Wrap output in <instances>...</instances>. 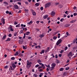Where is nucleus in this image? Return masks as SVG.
<instances>
[{
    "label": "nucleus",
    "instance_id": "1",
    "mask_svg": "<svg viewBox=\"0 0 77 77\" xmlns=\"http://www.w3.org/2000/svg\"><path fill=\"white\" fill-rule=\"evenodd\" d=\"M8 31L9 32H10L11 31V32H13L14 31V29L12 27H9L8 28Z\"/></svg>",
    "mask_w": 77,
    "mask_h": 77
},
{
    "label": "nucleus",
    "instance_id": "2",
    "mask_svg": "<svg viewBox=\"0 0 77 77\" xmlns=\"http://www.w3.org/2000/svg\"><path fill=\"white\" fill-rule=\"evenodd\" d=\"M56 64H55L54 63H53L51 64V68L52 69H51V71H52V70H53L52 69H53V68H54V67H55L56 66Z\"/></svg>",
    "mask_w": 77,
    "mask_h": 77
},
{
    "label": "nucleus",
    "instance_id": "3",
    "mask_svg": "<svg viewBox=\"0 0 77 77\" xmlns=\"http://www.w3.org/2000/svg\"><path fill=\"white\" fill-rule=\"evenodd\" d=\"M50 5H51V3L48 2L45 5V7L46 8H48L50 6Z\"/></svg>",
    "mask_w": 77,
    "mask_h": 77
},
{
    "label": "nucleus",
    "instance_id": "4",
    "mask_svg": "<svg viewBox=\"0 0 77 77\" xmlns=\"http://www.w3.org/2000/svg\"><path fill=\"white\" fill-rule=\"evenodd\" d=\"M1 21L3 24L4 25L5 24V19L3 18L1 19Z\"/></svg>",
    "mask_w": 77,
    "mask_h": 77
},
{
    "label": "nucleus",
    "instance_id": "5",
    "mask_svg": "<svg viewBox=\"0 0 77 77\" xmlns=\"http://www.w3.org/2000/svg\"><path fill=\"white\" fill-rule=\"evenodd\" d=\"M5 13L7 14H9V15H11L12 14V11H6Z\"/></svg>",
    "mask_w": 77,
    "mask_h": 77
},
{
    "label": "nucleus",
    "instance_id": "6",
    "mask_svg": "<svg viewBox=\"0 0 77 77\" xmlns=\"http://www.w3.org/2000/svg\"><path fill=\"white\" fill-rule=\"evenodd\" d=\"M27 65H30V64H32V62H29V60H27Z\"/></svg>",
    "mask_w": 77,
    "mask_h": 77
},
{
    "label": "nucleus",
    "instance_id": "7",
    "mask_svg": "<svg viewBox=\"0 0 77 77\" xmlns=\"http://www.w3.org/2000/svg\"><path fill=\"white\" fill-rule=\"evenodd\" d=\"M14 8L15 9H18L19 8V7L17 5H15L14 6Z\"/></svg>",
    "mask_w": 77,
    "mask_h": 77
},
{
    "label": "nucleus",
    "instance_id": "8",
    "mask_svg": "<svg viewBox=\"0 0 77 77\" xmlns=\"http://www.w3.org/2000/svg\"><path fill=\"white\" fill-rule=\"evenodd\" d=\"M51 15L53 17H54L55 15V13L54 11H52L51 13Z\"/></svg>",
    "mask_w": 77,
    "mask_h": 77
},
{
    "label": "nucleus",
    "instance_id": "9",
    "mask_svg": "<svg viewBox=\"0 0 77 77\" xmlns=\"http://www.w3.org/2000/svg\"><path fill=\"white\" fill-rule=\"evenodd\" d=\"M12 66L14 68H16L17 67V66L16 65H15V64L14 63H13L12 64Z\"/></svg>",
    "mask_w": 77,
    "mask_h": 77
},
{
    "label": "nucleus",
    "instance_id": "10",
    "mask_svg": "<svg viewBox=\"0 0 77 77\" xmlns=\"http://www.w3.org/2000/svg\"><path fill=\"white\" fill-rule=\"evenodd\" d=\"M70 26V24L67 23L65 25L64 27H68V26Z\"/></svg>",
    "mask_w": 77,
    "mask_h": 77
},
{
    "label": "nucleus",
    "instance_id": "11",
    "mask_svg": "<svg viewBox=\"0 0 77 77\" xmlns=\"http://www.w3.org/2000/svg\"><path fill=\"white\" fill-rule=\"evenodd\" d=\"M31 11L32 12V14L33 15H36V13L35 11H34L33 10H31Z\"/></svg>",
    "mask_w": 77,
    "mask_h": 77
},
{
    "label": "nucleus",
    "instance_id": "12",
    "mask_svg": "<svg viewBox=\"0 0 77 77\" xmlns=\"http://www.w3.org/2000/svg\"><path fill=\"white\" fill-rule=\"evenodd\" d=\"M49 51H50L49 47L47 48V49L45 51V53H47V52H48Z\"/></svg>",
    "mask_w": 77,
    "mask_h": 77
},
{
    "label": "nucleus",
    "instance_id": "13",
    "mask_svg": "<svg viewBox=\"0 0 77 77\" xmlns=\"http://www.w3.org/2000/svg\"><path fill=\"white\" fill-rule=\"evenodd\" d=\"M58 7L59 8H63V5L62 4H60L58 6Z\"/></svg>",
    "mask_w": 77,
    "mask_h": 77
},
{
    "label": "nucleus",
    "instance_id": "14",
    "mask_svg": "<svg viewBox=\"0 0 77 77\" xmlns=\"http://www.w3.org/2000/svg\"><path fill=\"white\" fill-rule=\"evenodd\" d=\"M43 68V69H44L45 68V66H39L38 67V69H40L41 68Z\"/></svg>",
    "mask_w": 77,
    "mask_h": 77
},
{
    "label": "nucleus",
    "instance_id": "15",
    "mask_svg": "<svg viewBox=\"0 0 77 77\" xmlns=\"http://www.w3.org/2000/svg\"><path fill=\"white\" fill-rule=\"evenodd\" d=\"M35 6H36V7H38V6H39V4L38 3H36L35 4Z\"/></svg>",
    "mask_w": 77,
    "mask_h": 77
},
{
    "label": "nucleus",
    "instance_id": "16",
    "mask_svg": "<svg viewBox=\"0 0 77 77\" xmlns=\"http://www.w3.org/2000/svg\"><path fill=\"white\" fill-rule=\"evenodd\" d=\"M11 71H12V70H14V69H12V66H10L9 68V70L11 71Z\"/></svg>",
    "mask_w": 77,
    "mask_h": 77
},
{
    "label": "nucleus",
    "instance_id": "17",
    "mask_svg": "<svg viewBox=\"0 0 77 77\" xmlns=\"http://www.w3.org/2000/svg\"><path fill=\"white\" fill-rule=\"evenodd\" d=\"M48 17V15H45V16H43V18H44V19H46V18H47Z\"/></svg>",
    "mask_w": 77,
    "mask_h": 77
},
{
    "label": "nucleus",
    "instance_id": "18",
    "mask_svg": "<svg viewBox=\"0 0 77 77\" xmlns=\"http://www.w3.org/2000/svg\"><path fill=\"white\" fill-rule=\"evenodd\" d=\"M72 52H69V53L68 54V56H71V55H72Z\"/></svg>",
    "mask_w": 77,
    "mask_h": 77
},
{
    "label": "nucleus",
    "instance_id": "19",
    "mask_svg": "<svg viewBox=\"0 0 77 77\" xmlns=\"http://www.w3.org/2000/svg\"><path fill=\"white\" fill-rule=\"evenodd\" d=\"M57 41L60 43H60L62 42V39H59Z\"/></svg>",
    "mask_w": 77,
    "mask_h": 77
},
{
    "label": "nucleus",
    "instance_id": "20",
    "mask_svg": "<svg viewBox=\"0 0 77 77\" xmlns=\"http://www.w3.org/2000/svg\"><path fill=\"white\" fill-rule=\"evenodd\" d=\"M57 38V37L55 36H54V37L53 38V39H54V40H56V39Z\"/></svg>",
    "mask_w": 77,
    "mask_h": 77
},
{
    "label": "nucleus",
    "instance_id": "21",
    "mask_svg": "<svg viewBox=\"0 0 77 77\" xmlns=\"http://www.w3.org/2000/svg\"><path fill=\"white\" fill-rule=\"evenodd\" d=\"M44 36H45L44 35L42 34L40 35L39 37H40V38H43V37H44Z\"/></svg>",
    "mask_w": 77,
    "mask_h": 77
},
{
    "label": "nucleus",
    "instance_id": "22",
    "mask_svg": "<svg viewBox=\"0 0 77 77\" xmlns=\"http://www.w3.org/2000/svg\"><path fill=\"white\" fill-rule=\"evenodd\" d=\"M16 27H20V24L19 23V24L16 25Z\"/></svg>",
    "mask_w": 77,
    "mask_h": 77
},
{
    "label": "nucleus",
    "instance_id": "23",
    "mask_svg": "<svg viewBox=\"0 0 77 77\" xmlns=\"http://www.w3.org/2000/svg\"><path fill=\"white\" fill-rule=\"evenodd\" d=\"M30 33V32H26V33L25 35H29V34Z\"/></svg>",
    "mask_w": 77,
    "mask_h": 77
},
{
    "label": "nucleus",
    "instance_id": "24",
    "mask_svg": "<svg viewBox=\"0 0 77 77\" xmlns=\"http://www.w3.org/2000/svg\"><path fill=\"white\" fill-rule=\"evenodd\" d=\"M33 21H32V20H31L29 22L28 24H29V25H30L31 24H32V23Z\"/></svg>",
    "mask_w": 77,
    "mask_h": 77
},
{
    "label": "nucleus",
    "instance_id": "25",
    "mask_svg": "<svg viewBox=\"0 0 77 77\" xmlns=\"http://www.w3.org/2000/svg\"><path fill=\"white\" fill-rule=\"evenodd\" d=\"M18 54V51H17L16 53L14 54L15 56H17Z\"/></svg>",
    "mask_w": 77,
    "mask_h": 77
},
{
    "label": "nucleus",
    "instance_id": "26",
    "mask_svg": "<svg viewBox=\"0 0 77 77\" xmlns=\"http://www.w3.org/2000/svg\"><path fill=\"white\" fill-rule=\"evenodd\" d=\"M6 41H11V39L10 38H8L6 40Z\"/></svg>",
    "mask_w": 77,
    "mask_h": 77
},
{
    "label": "nucleus",
    "instance_id": "27",
    "mask_svg": "<svg viewBox=\"0 0 77 77\" xmlns=\"http://www.w3.org/2000/svg\"><path fill=\"white\" fill-rule=\"evenodd\" d=\"M23 49H24V50H26L27 49V47L26 48V47H25L24 45L23 46Z\"/></svg>",
    "mask_w": 77,
    "mask_h": 77
},
{
    "label": "nucleus",
    "instance_id": "28",
    "mask_svg": "<svg viewBox=\"0 0 77 77\" xmlns=\"http://www.w3.org/2000/svg\"><path fill=\"white\" fill-rule=\"evenodd\" d=\"M21 27H26V25H23V24H21Z\"/></svg>",
    "mask_w": 77,
    "mask_h": 77
},
{
    "label": "nucleus",
    "instance_id": "29",
    "mask_svg": "<svg viewBox=\"0 0 77 77\" xmlns=\"http://www.w3.org/2000/svg\"><path fill=\"white\" fill-rule=\"evenodd\" d=\"M15 57H12L11 58V59L12 60H15Z\"/></svg>",
    "mask_w": 77,
    "mask_h": 77
},
{
    "label": "nucleus",
    "instance_id": "30",
    "mask_svg": "<svg viewBox=\"0 0 77 77\" xmlns=\"http://www.w3.org/2000/svg\"><path fill=\"white\" fill-rule=\"evenodd\" d=\"M6 37V35H5L4 36H3L2 38V39L4 40L5 39V38Z\"/></svg>",
    "mask_w": 77,
    "mask_h": 77
},
{
    "label": "nucleus",
    "instance_id": "31",
    "mask_svg": "<svg viewBox=\"0 0 77 77\" xmlns=\"http://www.w3.org/2000/svg\"><path fill=\"white\" fill-rule=\"evenodd\" d=\"M39 64L40 65H42V66H44V64H43V63H39Z\"/></svg>",
    "mask_w": 77,
    "mask_h": 77
},
{
    "label": "nucleus",
    "instance_id": "32",
    "mask_svg": "<svg viewBox=\"0 0 77 77\" xmlns=\"http://www.w3.org/2000/svg\"><path fill=\"white\" fill-rule=\"evenodd\" d=\"M64 20V18H62L61 19H60V21H61V22H63Z\"/></svg>",
    "mask_w": 77,
    "mask_h": 77
},
{
    "label": "nucleus",
    "instance_id": "33",
    "mask_svg": "<svg viewBox=\"0 0 77 77\" xmlns=\"http://www.w3.org/2000/svg\"><path fill=\"white\" fill-rule=\"evenodd\" d=\"M4 68L5 69H7V68H9V66H8L7 65L5 66L4 67Z\"/></svg>",
    "mask_w": 77,
    "mask_h": 77
},
{
    "label": "nucleus",
    "instance_id": "34",
    "mask_svg": "<svg viewBox=\"0 0 77 77\" xmlns=\"http://www.w3.org/2000/svg\"><path fill=\"white\" fill-rule=\"evenodd\" d=\"M40 10H41V11H43V10H44V8L42 7H41L40 8Z\"/></svg>",
    "mask_w": 77,
    "mask_h": 77
},
{
    "label": "nucleus",
    "instance_id": "35",
    "mask_svg": "<svg viewBox=\"0 0 77 77\" xmlns=\"http://www.w3.org/2000/svg\"><path fill=\"white\" fill-rule=\"evenodd\" d=\"M3 4H4V5H8V3H7L6 2H3Z\"/></svg>",
    "mask_w": 77,
    "mask_h": 77
},
{
    "label": "nucleus",
    "instance_id": "36",
    "mask_svg": "<svg viewBox=\"0 0 77 77\" xmlns=\"http://www.w3.org/2000/svg\"><path fill=\"white\" fill-rule=\"evenodd\" d=\"M69 69V67H67L65 68L66 70H68Z\"/></svg>",
    "mask_w": 77,
    "mask_h": 77
},
{
    "label": "nucleus",
    "instance_id": "37",
    "mask_svg": "<svg viewBox=\"0 0 77 77\" xmlns=\"http://www.w3.org/2000/svg\"><path fill=\"white\" fill-rule=\"evenodd\" d=\"M33 75L35 77H38V75H36V74H34Z\"/></svg>",
    "mask_w": 77,
    "mask_h": 77
},
{
    "label": "nucleus",
    "instance_id": "38",
    "mask_svg": "<svg viewBox=\"0 0 77 77\" xmlns=\"http://www.w3.org/2000/svg\"><path fill=\"white\" fill-rule=\"evenodd\" d=\"M63 68H61L60 69V71H63Z\"/></svg>",
    "mask_w": 77,
    "mask_h": 77
},
{
    "label": "nucleus",
    "instance_id": "39",
    "mask_svg": "<svg viewBox=\"0 0 77 77\" xmlns=\"http://www.w3.org/2000/svg\"><path fill=\"white\" fill-rule=\"evenodd\" d=\"M23 31H22V30H21L20 31V32H19L20 34H21V33H23Z\"/></svg>",
    "mask_w": 77,
    "mask_h": 77
},
{
    "label": "nucleus",
    "instance_id": "40",
    "mask_svg": "<svg viewBox=\"0 0 77 77\" xmlns=\"http://www.w3.org/2000/svg\"><path fill=\"white\" fill-rule=\"evenodd\" d=\"M23 30H24V31H26V30H27V28H23Z\"/></svg>",
    "mask_w": 77,
    "mask_h": 77
},
{
    "label": "nucleus",
    "instance_id": "41",
    "mask_svg": "<svg viewBox=\"0 0 77 77\" xmlns=\"http://www.w3.org/2000/svg\"><path fill=\"white\" fill-rule=\"evenodd\" d=\"M43 74H42V73H40V74L39 75V77H42V75Z\"/></svg>",
    "mask_w": 77,
    "mask_h": 77
},
{
    "label": "nucleus",
    "instance_id": "42",
    "mask_svg": "<svg viewBox=\"0 0 77 77\" xmlns=\"http://www.w3.org/2000/svg\"><path fill=\"white\" fill-rule=\"evenodd\" d=\"M42 62V61H41V60H38L37 61V62H38V63H39V62Z\"/></svg>",
    "mask_w": 77,
    "mask_h": 77
},
{
    "label": "nucleus",
    "instance_id": "43",
    "mask_svg": "<svg viewBox=\"0 0 77 77\" xmlns=\"http://www.w3.org/2000/svg\"><path fill=\"white\" fill-rule=\"evenodd\" d=\"M63 51H64L63 50H61L60 51V53H62L63 52Z\"/></svg>",
    "mask_w": 77,
    "mask_h": 77
},
{
    "label": "nucleus",
    "instance_id": "44",
    "mask_svg": "<svg viewBox=\"0 0 77 77\" xmlns=\"http://www.w3.org/2000/svg\"><path fill=\"white\" fill-rule=\"evenodd\" d=\"M17 34H18V33H17V32H15L14 34V36H16L17 35Z\"/></svg>",
    "mask_w": 77,
    "mask_h": 77
},
{
    "label": "nucleus",
    "instance_id": "45",
    "mask_svg": "<svg viewBox=\"0 0 77 77\" xmlns=\"http://www.w3.org/2000/svg\"><path fill=\"white\" fill-rule=\"evenodd\" d=\"M51 56H52L53 57V58L54 57V54H51Z\"/></svg>",
    "mask_w": 77,
    "mask_h": 77
},
{
    "label": "nucleus",
    "instance_id": "46",
    "mask_svg": "<svg viewBox=\"0 0 77 77\" xmlns=\"http://www.w3.org/2000/svg\"><path fill=\"white\" fill-rule=\"evenodd\" d=\"M70 23H75V21L74 20H72L70 22Z\"/></svg>",
    "mask_w": 77,
    "mask_h": 77
},
{
    "label": "nucleus",
    "instance_id": "47",
    "mask_svg": "<svg viewBox=\"0 0 77 77\" xmlns=\"http://www.w3.org/2000/svg\"><path fill=\"white\" fill-rule=\"evenodd\" d=\"M39 66V65L38 64H37L35 66V68H38V67Z\"/></svg>",
    "mask_w": 77,
    "mask_h": 77
},
{
    "label": "nucleus",
    "instance_id": "48",
    "mask_svg": "<svg viewBox=\"0 0 77 77\" xmlns=\"http://www.w3.org/2000/svg\"><path fill=\"white\" fill-rule=\"evenodd\" d=\"M43 69H40L39 70V72H42L43 71Z\"/></svg>",
    "mask_w": 77,
    "mask_h": 77
},
{
    "label": "nucleus",
    "instance_id": "49",
    "mask_svg": "<svg viewBox=\"0 0 77 77\" xmlns=\"http://www.w3.org/2000/svg\"><path fill=\"white\" fill-rule=\"evenodd\" d=\"M60 44V43L58 42V41H57V43H56V44H57V45H59Z\"/></svg>",
    "mask_w": 77,
    "mask_h": 77
},
{
    "label": "nucleus",
    "instance_id": "50",
    "mask_svg": "<svg viewBox=\"0 0 77 77\" xmlns=\"http://www.w3.org/2000/svg\"><path fill=\"white\" fill-rule=\"evenodd\" d=\"M18 24V22H16L15 21L14 22V24L15 25H16V24Z\"/></svg>",
    "mask_w": 77,
    "mask_h": 77
},
{
    "label": "nucleus",
    "instance_id": "51",
    "mask_svg": "<svg viewBox=\"0 0 77 77\" xmlns=\"http://www.w3.org/2000/svg\"><path fill=\"white\" fill-rule=\"evenodd\" d=\"M77 15V13H74L73 14L74 16H76V15Z\"/></svg>",
    "mask_w": 77,
    "mask_h": 77
},
{
    "label": "nucleus",
    "instance_id": "52",
    "mask_svg": "<svg viewBox=\"0 0 77 77\" xmlns=\"http://www.w3.org/2000/svg\"><path fill=\"white\" fill-rule=\"evenodd\" d=\"M24 35L23 37V39H24V38H26V34L24 33Z\"/></svg>",
    "mask_w": 77,
    "mask_h": 77
},
{
    "label": "nucleus",
    "instance_id": "53",
    "mask_svg": "<svg viewBox=\"0 0 77 77\" xmlns=\"http://www.w3.org/2000/svg\"><path fill=\"white\" fill-rule=\"evenodd\" d=\"M25 3L26 5H28V4H29V3L28 2H25Z\"/></svg>",
    "mask_w": 77,
    "mask_h": 77
},
{
    "label": "nucleus",
    "instance_id": "54",
    "mask_svg": "<svg viewBox=\"0 0 77 77\" xmlns=\"http://www.w3.org/2000/svg\"><path fill=\"white\" fill-rule=\"evenodd\" d=\"M17 4H18V5H21V3L20 2H18Z\"/></svg>",
    "mask_w": 77,
    "mask_h": 77
},
{
    "label": "nucleus",
    "instance_id": "55",
    "mask_svg": "<svg viewBox=\"0 0 77 77\" xmlns=\"http://www.w3.org/2000/svg\"><path fill=\"white\" fill-rule=\"evenodd\" d=\"M8 36H9V37H11V36H12V34H9L8 35Z\"/></svg>",
    "mask_w": 77,
    "mask_h": 77
},
{
    "label": "nucleus",
    "instance_id": "56",
    "mask_svg": "<svg viewBox=\"0 0 77 77\" xmlns=\"http://www.w3.org/2000/svg\"><path fill=\"white\" fill-rule=\"evenodd\" d=\"M67 49H68V47H66L65 48V51H66V50H67Z\"/></svg>",
    "mask_w": 77,
    "mask_h": 77
},
{
    "label": "nucleus",
    "instance_id": "57",
    "mask_svg": "<svg viewBox=\"0 0 77 77\" xmlns=\"http://www.w3.org/2000/svg\"><path fill=\"white\" fill-rule=\"evenodd\" d=\"M44 51H45L44 50H43L41 51V52L42 53H44Z\"/></svg>",
    "mask_w": 77,
    "mask_h": 77
},
{
    "label": "nucleus",
    "instance_id": "58",
    "mask_svg": "<svg viewBox=\"0 0 77 77\" xmlns=\"http://www.w3.org/2000/svg\"><path fill=\"white\" fill-rule=\"evenodd\" d=\"M77 41V38H76V39H75V40H74V42H73V43H75V42H76Z\"/></svg>",
    "mask_w": 77,
    "mask_h": 77
},
{
    "label": "nucleus",
    "instance_id": "59",
    "mask_svg": "<svg viewBox=\"0 0 77 77\" xmlns=\"http://www.w3.org/2000/svg\"><path fill=\"white\" fill-rule=\"evenodd\" d=\"M59 57H62V54H60L59 55Z\"/></svg>",
    "mask_w": 77,
    "mask_h": 77
},
{
    "label": "nucleus",
    "instance_id": "60",
    "mask_svg": "<svg viewBox=\"0 0 77 77\" xmlns=\"http://www.w3.org/2000/svg\"><path fill=\"white\" fill-rule=\"evenodd\" d=\"M14 1L12 0H10V2L11 3H12Z\"/></svg>",
    "mask_w": 77,
    "mask_h": 77
},
{
    "label": "nucleus",
    "instance_id": "61",
    "mask_svg": "<svg viewBox=\"0 0 77 77\" xmlns=\"http://www.w3.org/2000/svg\"><path fill=\"white\" fill-rule=\"evenodd\" d=\"M72 48H73V50H75L76 49V47H74Z\"/></svg>",
    "mask_w": 77,
    "mask_h": 77
},
{
    "label": "nucleus",
    "instance_id": "62",
    "mask_svg": "<svg viewBox=\"0 0 77 77\" xmlns=\"http://www.w3.org/2000/svg\"><path fill=\"white\" fill-rule=\"evenodd\" d=\"M55 58H56V59H57V54L55 55Z\"/></svg>",
    "mask_w": 77,
    "mask_h": 77
},
{
    "label": "nucleus",
    "instance_id": "63",
    "mask_svg": "<svg viewBox=\"0 0 77 77\" xmlns=\"http://www.w3.org/2000/svg\"><path fill=\"white\" fill-rule=\"evenodd\" d=\"M59 3L56 2V3H55V5H59Z\"/></svg>",
    "mask_w": 77,
    "mask_h": 77
},
{
    "label": "nucleus",
    "instance_id": "64",
    "mask_svg": "<svg viewBox=\"0 0 77 77\" xmlns=\"http://www.w3.org/2000/svg\"><path fill=\"white\" fill-rule=\"evenodd\" d=\"M77 8V7L75 6H74V7L73 8V9L75 10Z\"/></svg>",
    "mask_w": 77,
    "mask_h": 77
}]
</instances>
